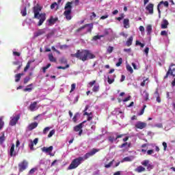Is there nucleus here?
<instances>
[{"mask_svg":"<svg viewBox=\"0 0 175 175\" xmlns=\"http://www.w3.org/2000/svg\"><path fill=\"white\" fill-rule=\"evenodd\" d=\"M50 129H51V127H46V128H44L43 131H42V133L44 135H47V133H49V131H50Z\"/></svg>","mask_w":175,"mask_h":175,"instance_id":"nucleus-42","label":"nucleus"},{"mask_svg":"<svg viewBox=\"0 0 175 175\" xmlns=\"http://www.w3.org/2000/svg\"><path fill=\"white\" fill-rule=\"evenodd\" d=\"M5 125V122H3V116L0 117V131L3 128V126Z\"/></svg>","mask_w":175,"mask_h":175,"instance_id":"nucleus-34","label":"nucleus"},{"mask_svg":"<svg viewBox=\"0 0 175 175\" xmlns=\"http://www.w3.org/2000/svg\"><path fill=\"white\" fill-rule=\"evenodd\" d=\"M51 66V64H48L45 67L42 68V72L44 73H46V70H47V69H49V68H50Z\"/></svg>","mask_w":175,"mask_h":175,"instance_id":"nucleus-43","label":"nucleus"},{"mask_svg":"<svg viewBox=\"0 0 175 175\" xmlns=\"http://www.w3.org/2000/svg\"><path fill=\"white\" fill-rule=\"evenodd\" d=\"M40 10H42V9L40 7L33 8L34 18H37V20H39L38 23V27H40V25H42L44 21H46V14L45 13L40 14Z\"/></svg>","mask_w":175,"mask_h":175,"instance_id":"nucleus-2","label":"nucleus"},{"mask_svg":"<svg viewBox=\"0 0 175 175\" xmlns=\"http://www.w3.org/2000/svg\"><path fill=\"white\" fill-rule=\"evenodd\" d=\"M148 51H150V48L146 47L144 52L145 53L146 57L148 55Z\"/></svg>","mask_w":175,"mask_h":175,"instance_id":"nucleus-51","label":"nucleus"},{"mask_svg":"<svg viewBox=\"0 0 175 175\" xmlns=\"http://www.w3.org/2000/svg\"><path fill=\"white\" fill-rule=\"evenodd\" d=\"M24 74L23 73H20V74H17L15 76V81L16 83H18V81H20V79H21V77Z\"/></svg>","mask_w":175,"mask_h":175,"instance_id":"nucleus-29","label":"nucleus"},{"mask_svg":"<svg viewBox=\"0 0 175 175\" xmlns=\"http://www.w3.org/2000/svg\"><path fill=\"white\" fill-rule=\"evenodd\" d=\"M13 152H14V144H13L10 150V157H13Z\"/></svg>","mask_w":175,"mask_h":175,"instance_id":"nucleus-38","label":"nucleus"},{"mask_svg":"<svg viewBox=\"0 0 175 175\" xmlns=\"http://www.w3.org/2000/svg\"><path fill=\"white\" fill-rule=\"evenodd\" d=\"M167 25H169V22L166 19H163L161 22V29H166L167 28Z\"/></svg>","mask_w":175,"mask_h":175,"instance_id":"nucleus-20","label":"nucleus"},{"mask_svg":"<svg viewBox=\"0 0 175 175\" xmlns=\"http://www.w3.org/2000/svg\"><path fill=\"white\" fill-rule=\"evenodd\" d=\"M96 124V122H91V129H92L93 131H95L96 129V126L95 125Z\"/></svg>","mask_w":175,"mask_h":175,"instance_id":"nucleus-47","label":"nucleus"},{"mask_svg":"<svg viewBox=\"0 0 175 175\" xmlns=\"http://www.w3.org/2000/svg\"><path fill=\"white\" fill-rule=\"evenodd\" d=\"M44 33H46V29H42L38 30V32H36L35 33V36H36V38H38V36L44 35Z\"/></svg>","mask_w":175,"mask_h":175,"instance_id":"nucleus-21","label":"nucleus"},{"mask_svg":"<svg viewBox=\"0 0 175 175\" xmlns=\"http://www.w3.org/2000/svg\"><path fill=\"white\" fill-rule=\"evenodd\" d=\"M58 9V4L57 3H53L51 5V9Z\"/></svg>","mask_w":175,"mask_h":175,"instance_id":"nucleus-46","label":"nucleus"},{"mask_svg":"<svg viewBox=\"0 0 175 175\" xmlns=\"http://www.w3.org/2000/svg\"><path fill=\"white\" fill-rule=\"evenodd\" d=\"M113 32V30L110 28L104 29V35H109V33H111Z\"/></svg>","mask_w":175,"mask_h":175,"instance_id":"nucleus-36","label":"nucleus"},{"mask_svg":"<svg viewBox=\"0 0 175 175\" xmlns=\"http://www.w3.org/2000/svg\"><path fill=\"white\" fill-rule=\"evenodd\" d=\"M75 56L77 58H79L83 62L88 61V59H93V58H95L94 54L87 50L78 51Z\"/></svg>","mask_w":175,"mask_h":175,"instance_id":"nucleus-1","label":"nucleus"},{"mask_svg":"<svg viewBox=\"0 0 175 175\" xmlns=\"http://www.w3.org/2000/svg\"><path fill=\"white\" fill-rule=\"evenodd\" d=\"M10 125L14 126L17 124L18 120H20V115H15L10 118Z\"/></svg>","mask_w":175,"mask_h":175,"instance_id":"nucleus-7","label":"nucleus"},{"mask_svg":"<svg viewBox=\"0 0 175 175\" xmlns=\"http://www.w3.org/2000/svg\"><path fill=\"white\" fill-rule=\"evenodd\" d=\"M19 171L23 172L28 167V162L27 161H23L22 163H19Z\"/></svg>","mask_w":175,"mask_h":175,"instance_id":"nucleus-12","label":"nucleus"},{"mask_svg":"<svg viewBox=\"0 0 175 175\" xmlns=\"http://www.w3.org/2000/svg\"><path fill=\"white\" fill-rule=\"evenodd\" d=\"M146 31H147L148 35L151 34V33L152 32V26L151 25H148L146 27Z\"/></svg>","mask_w":175,"mask_h":175,"instance_id":"nucleus-28","label":"nucleus"},{"mask_svg":"<svg viewBox=\"0 0 175 175\" xmlns=\"http://www.w3.org/2000/svg\"><path fill=\"white\" fill-rule=\"evenodd\" d=\"M38 109H39V107H38V103L36 102L31 103L29 107V110H30V111H36Z\"/></svg>","mask_w":175,"mask_h":175,"instance_id":"nucleus-15","label":"nucleus"},{"mask_svg":"<svg viewBox=\"0 0 175 175\" xmlns=\"http://www.w3.org/2000/svg\"><path fill=\"white\" fill-rule=\"evenodd\" d=\"M35 60H30L27 62L26 66L24 68V72H27V70H28L29 69V67L31 66V64H32V62H34Z\"/></svg>","mask_w":175,"mask_h":175,"instance_id":"nucleus-26","label":"nucleus"},{"mask_svg":"<svg viewBox=\"0 0 175 175\" xmlns=\"http://www.w3.org/2000/svg\"><path fill=\"white\" fill-rule=\"evenodd\" d=\"M133 42V37H130L126 42V46H131Z\"/></svg>","mask_w":175,"mask_h":175,"instance_id":"nucleus-32","label":"nucleus"},{"mask_svg":"<svg viewBox=\"0 0 175 175\" xmlns=\"http://www.w3.org/2000/svg\"><path fill=\"white\" fill-rule=\"evenodd\" d=\"M82 128H83V123H81V124H79L77 126L74 127V131L75 132H79V135L81 136V134L83 133Z\"/></svg>","mask_w":175,"mask_h":175,"instance_id":"nucleus-13","label":"nucleus"},{"mask_svg":"<svg viewBox=\"0 0 175 175\" xmlns=\"http://www.w3.org/2000/svg\"><path fill=\"white\" fill-rule=\"evenodd\" d=\"M160 3H163L164 6H165V8L169 7V2H167V1H161V2H160Z\"/></svg>","mask_w":175,"mask_h":175,"instance_id":"nucleus-56","label":"nucleus"},{"mask_svg":"<svg viewBox=\"0 0 175 175\" xmlns=\"http://www.w3.org/2000/svg\"><path fill=\"white\" fill-rule=\"evenodd\" d=\"M146 10H148L149 14H154V4L149 3L146 8Z\"/></svg>","mask_w":175,"mask_h":175,"instance_id":"nucleus-17","label":"nucleus"},{"mask_svg":"<svg viewBox=\"0 0 175 175\" xmlns=\"http://www.w3.org/2000/svg\"><path fill=\"white\" fill-rule=\"evenodd\" d=\"M36 128H38V122H34L28 125L27 131H33Z\"/></svg>","mask_w":175,"mask_h":175,"instance_id":"nucleus-18","label":"nucleus"},{"mask_svg":"<svg viewBox=\"0 0 175 175\" xmlns=\"http://www.w3.org/2000/svg\"><path fill=\"white\" fill-rule=\"evenodd\" d=\"M75 90H76V83H72L71 85V90L70 91V93L73 92V91H75Z\"/></svg>","mask_w":175,"mask_h":175,"instance_id":"nucleus-48","label":"nucleus"},{"mask_svg":"<svg viewBox=\"0 0 175 175\" xmlns=\"http://www.w3.org/2000/svg\"><path fill=\"white\" fill-rule=\"evenodd\" d=\"M38 142H39V138H35L33 141H32V139L29 140V147L31 151L35 150L33 145L36 146V144H38Z\"/></svg>","mask_w":175,"mask_h":175,"instance_id":"nucleus-9","label":"nucleus"},{"mask_svg":"<svg viewBox=\"0 0 175 175\" xmlns=\"http://www.w3.org/2000/svg\"><path fill=\"white\" fill-rule=\"evenodd\" d=\"M36 172V168H32L29 172V174H33Z\"/></svg>","mask_w":175,"mask_h":175,"instance_id":"nucleus-54","label":"nucleus"},{"mask_svg":"<svg viewBox=\"0 0 175 175\" xmlns=\"http://www.w3.org/2000/svg\"><path fill=\"white\" fill-rule=\"evenodd\" d=\"M98 150L96 149H93L91 152L86 153L83 157V161H85L86 159H88L90 157H92L93 155H95L96 152H98Z\"/></svg>","mask_w":175,"mask_h":175,"instance_id":"nucleus-8","label":"nucleus"},{"mask_svg":"<svg viewBox=\"0 0 175 175\" xmlns=\"http://www.w3.org/2000/svg\"><path fill=\"white\" fill-rule=\"evenodd\" d=\"M169 75H171V76H173L174 77L175 76V66L171 65L169 70L167 72L166 75L164 77V79H167L169 77Z\"/></svg>","mask_w":175,"mask_h":175,"instance_id":"nucleus-6","label":"nucleus"},{"mask_svg":"<svg viewBox=\"0 0 175 175\" xmlns=\"http://www.w3.org/2000/svg\"><path fill=\"white\" fill-rule=\"evenodd\" d=\"M148 155H152V154H154V150H149L147 151Z\"/></svg>","mask_w":175,"mask_h":175,"instance_id":"nucleus-62","label":"nucleus"},{"mask_svg":"<svg viewBox=\"0 0 175 175\" xmlns=\"http://www.w3.org/2000/svg\"><path fill=\"white\" fill-rule=\"evenodd\" d=\"M113 50H114V47L113 46H108L107 49V53L108 54H111L113 53Z\"/></svg>","mask_w":175,"mask_h":175,"instance_id":"nucleus-40","label":"nucleus"},{"mask_svg":"<svg viewBox=\"0 0 175 175\" xmlns=\"http://www.w3.org/2000/svg\"><path fill=\"white\" fill-rule=\"evenodd\" d=\"M2 135L0 137V144L2 146L3 144V142L6 140V137H5V133H1Z\"/></svg>","mask_w":175,"mask_h":175,"instance_id":"nucleus-27","label":"nucleus"},{"mask_svg":"<svg viewBox=\"0 0 175 175\" xmlns=\"http://www.w3.org/2000/svg\"><path fill=\"white\" fill-rule=\"evenodd\" d=\"M113 162H114V161H112L109 163L106 164L105 165V167H106L107 169H109V167H111V165H113Z\"/></svg>","mask_w":175,"mask_h":175,"instance_id":"nucleus-50","label":"nucleus"},{"mask_svg":"<svg viewBox=\"0 0 175 175\" xmlns=\"http://www.w3.org/2000/svg\"><path fill=\"white\" fill-rule=\"evenodd\" d=\"M147 126V123L143 122H137L135 124V127L137 128V129H144V128H146Z\"/></svg>","mask_w":175,"mask_h":175,"instance_id":"nucleus-14","label":"nucleus"},{"mask_svg":"<svg viewBox=\"0 0 175 175\" xmlns=\"http://www.w3.org/2000/svg\"><path fill=\"white\" fill-rule=\"evenodd\" d=\"M141 164L143 166H145L147 167L148 172H151V170H152V169L155 167V165H154V164L150 163V160H144L142 161Z\"/></svg>","mask_w":175,"mask_h":175,"instance_id":"nucleus-5","label":"nucleus"},{"mask_svg":"<svg viewBox=\"0 0 175 175\" xmlns=\"http://www.w3.org/2000/svg\"><path fill=\"white\" fill-rule=\"evenodd\" d=\"M86 27H88V32H91V31H92V28H94V24L90 23V24H86L84 26L79 28L77 29V32H80V31L84 29V28H85Z\"/></svg>","mask_w":175,"mask_h":175,"instance_id":"nucleus-11","label":"nucleus"},{"mask_svg":"<svg viewBox=\"0 0 175 175\" xmlns=\"http://www.w3.org/2000/svg\"><path fill=\"white\" fill-rule=\"evenodd\" d=\"M122 171H118L113 174V175H122Z\"/></svg>","mask_w":175,"mask_h":175,"instance_id":"nucleus-64","label":"nucleus"},{"mask_svg":"<svg viewBox=\"0 0 175 175\" xmlns=\"http://www.w3.org/2000/svg\"><path fill=\"white\" fill-rule=\"evenodd\" d=\"M161 36H167V31H162L161 32Z\"/></svg>","mask_w":175,"mask_h":175,"instance_id":"nucleus-53","label":"nucleus"},{"mask_svg":"<svg viewBox=\"0 0 175 175\" xmlns=\"http://www.w3.org/2000/svg\"><path fill=\"white\" fill-rule=\"evenodd\" d=\"M57 20H58V18L51 16L49 19L46 21V25H54V24H55V23L57 22Z\"/></svg>","mask_w":175,"mask_h":175,"instance_id":"nucleus-16","label":"nucleus"},{"mask_svg":"<svg viewBox=\"0 0 175 175\" xmlns=\"http://www.w3.org/2000/svg\"><path fill=\"white\" fill-rule=\"evenodd\" d=\"M78 117H80V113H77L74 116V117H73V118H72V120H73L74 122H77V118H78Z\"/></svg>","mask_w":175,"mask_h":175,"instance_id":"nucleus-41","label":"nucleus"},{"mask_svg":"<svg viewBox=\"0 0 175 175\" xmlns=\"http://www.w3.org/2000/svg\"><path fill=\"white\" fill-rule=\"evenodd\" d=\"M123 25H124V27L126 28V29L129 28L131 27V25H129V19L128 18L124 19Z\"/></svg>","mask_w":175,"mask_h":175,"instance_id":"nucleus-24","label":"nucleus"},{"mask_svg":"<svg viewBox=\"0 0 175 175\" xmlns=\"http://www.w3.org/2000/svg\"><path fill=\"white\" fill-rule=\"evenodd\" d=\"M126 70L128 72H130V73H133V69L129 64L126 65Z\"/></svg>","mask_w":175,"mask_h":175,"instance_id":"nucleus-45","label":"nucleus"},{"mask_svg":"<svg viewBox=\"0 0 175 175\" xmlns=\"http://www.w3.org/2000/svg\"><path fill=\"white\" fill-rule=\"evenodd\" d=\"M68 68H69V64H67L65 67H64V66H58V67H57V69H63V70H65V69H68Z\"/></svg>","mask_w":175,"mask_h":175,"instance_id":"nucleus-52","label":"nucleus"},{"mask_svg":"<svg viewBox=\"0 0 175 175\" xmlns=\"http://www.w3.org/2000/svg\"><path fill=\"white\" fill-rule=\"evenodd\" d=\"M21 13L23 17H25V16H27V7H24L23 9L21 10Z\"/></svg>","mask_w":175,"mask_h":175,"instance_id":"nucleus-39","label":"nucleus"},{"mask_svg":"<svg viewBox=\"0 0 175 175\" xmlns=\"http://www.w3.org/2000/svg\"><path fill=\"white\" fill-rule=\"evenodd\" d=\"M72 5H73V2H68L64 7V14L66 20H72V15H70L72 13Z\"/></svg>","mask_w":175,"mask_h":175,"instance_id":"nucleus-3","label":"nucleus"},{"mask_svg":"<svg viewBox=\"0 0 175 175\" xmlns=\"http://www.w3.org/2000/svg\"><path fill=\"white\" fill-rule=\"evenodd\" d=\"M148 78H146V79L143 80L140 85L142 87H144L145 85H147V84H148Z\"/></svg>","mask_w":175,"mask_h":175,"instance_id":"nucleus-33","label":"nucleus"},{"mask_svg":"<svg viewBox=\"0 0 175 175\" xmlns=\"http://www.w3.org/2000/svg\"><path fill=\"white\" fill-rule=\"evenodd\" d=\"M55 134V130H52L49 132V135H48V137H53V136Z\"/></svg>","mask_w":175,"mask_h":175,"instance_id":"nucleus-44","label":"nucleus"},{"mask_svg":"<svg viewBox=\"0 0 175 175\" xmlns=\"http://www.w3.org/2000/svg\"><path fill=\"white\" fill-rule=\"evenodd\" d=\"M154 95L157 96V102H158V103H161V97H159L158 90L155 92Z\"/></svg>","mask_w":175,"mask_h":175,"instance_id":"nucleus-37","label":"nucleus"},{"mask_svg":"<svg viewBox=\"0 0 175 175\" xmlns=\"http://www.w3.org/2000/svg\"><path fill=\"white\" fill-rule=\"evenodd\" d=\"M134 170L137 173H142V172H146V167H144L142 165H139L137 168H135Z\"/></svg>","mask_w":175,"mask_h":175,"instance_id":"nucleus-22","label":"nucleus"},{"mask_svg":"<svg viewBox=\"0 0 175 175\" xmlns=\"http://www.w3.org/2000/svg\"><path fill=\"white\" fill-rule=\"evenodd\" d=\"M142 96L144 98L145 100H148L149 94L148 92H147V91H144Z\"/></svg>","mask_w":175,"mask_h":175,"instance_id":"nucleus-35","label":"nucleus"},{"mask_svg":"<svg viewBox=\"0 0 175 175\" xmlns=\"http://www.w3.org/2000/svg\"><path fill=\"white\" fill-rule=\"evenodd\" d=\"M81 162H83V157H80L75 159L68 166V170H72V169H76V167H78Z\"/></svg>","mask_w":175,"mask_h":175,"instance_id":"nucleus-4","label":"nucleus"},{"mask_svg":"<svg viewBox=\"0 0 175 175\" xmlns=\"http://www.w3.org/2000/svg\"><path fill=\"white\" fill-rule=\"evenodd\" d=\"M136 44H137V46L138 45V46H140L141 47H144V44H143V43H142V42H139V41H136Z\"/></svg>","mask_w":175,"mask_h":175,"instance_id":"nucleus-55","label":"nucleus"},{"mask_svg":"<svg viewBox=\"0 0 175 175\" xmlns=\"http://www.w3.org/2000/svg\"><path fill=\"white\" fill-rule=\"evenodd\" d=\"M95 83H96V81H90L89 83V87H92V85H94V84H95Z\"/></svg>","mask_w":175,"mask_h":175,"instance_id":"nucleus-60","label":"nucleus"},{"mask_svg":"<svg viewBox=\"0 0 175 175\" xmlns=\"http://www.w3.org/2000/svg\"><path fill=\"white\" fill-rule=\"evenodd\" d=\"M49 59L51 61V62H56L57 59H55L54 56L53 55V53H50L49 55Z\"/></svg>","mask_w":175,"mask_h":175,"instance_id":"nucleus-31","label":"nucleus"},{"mask_svg":"<svg viewBox=\"0 0 175 175\" xmlns=\"http://www.w3.org/2000/svg\"><path fill=\"white\" fill-rule=\"evenodd\" d=\"M99 84H96L94 85L93 88H92V91L93 92H99Z\"/></svg>","mask_w":175,"mask_h":175,"instance_id":"nucleus-30","label":"nucleus"},{"mask_svg":"<svg viewBox=\"0 0 175 175\" xmlns=\"http://www.w3.org/2000/svg\"><path fill=\"white\" fill-rule=\"evenodd\" d=\"M108 83L112 84V83H114V79H110V77H108Z\"/></svg>","mask_w":175,"mask_h":175,"instance_id":"nucleus-61","label":"nucleus"},{"mask_svg":"<svg viewBox=\"0 0 175 175\" xmlns=\"http://www.w3.org/2000/svg\"><path fill=\"white\" fill-rule=\"evenodd\" d=\"M90 107V106L88 105H86L85 106V110H84V116H88V121H91V120H92V116H91V115L92 114V113H88L87 112V110H88V108Z\"/></svg>","mask_w":175,"mask_h":175,"instance_id":"nucleus-19","label":"nucleus"},{"mask_svg":"<svg viewBox=\"0 0 175 175\" xmlns=\"http://www.w3.org/2000/svg\"><path fill=\"white\" fill-rule=\"evenodd\" d=\"M133 159H135L134 156H129V157H124L122 159V162H132Z\"/></svg>","mask_w":175,"mask_h":175,"instance_id":"nucleus-23","label":"nucleus"},{"mask_svg":"<svg viewBox=\"0 0 175 175\" xmlns=\"http://www.w3.org/2000/svg\"><path fill=\"white\" fill-rule=\"evenodd\" d=\"M109 140L111 142V143H113V142L116 141V138L114 137H109Z\"/></svg>","mask_w":175,"mask_h":175,"instance_id":"nucleus-59","label":"nucleus"},{"mask_svg":"<svg viewBox=\"0 0 175 175\" xmlns=\"http://www.w3.org/2000/svg\"><path fill=\"white\" fill-rule=\"evenodd\" d=\"M122 64V58L120 57L118 59V62L116 63V66H121V64Z\"/></svg>","mask_w":175,"mask_h":175,"instance_id":"nucleus-49","label":"nucleus"},{"mask_svg":"<svg viewBox=\"0 0 175 175\" xmlns=\"http://www.w3.org/2000/svg\"><path fill=\"white\" fill-rule=\"evenodd\" d=\"M33 86V84L31 83L28 85L25 89L24 91L25 92H31L33 88H32Z\"/></svg>","mask_w":175,"mask_h":175,"instance_id":"nucleus-25","label":"nucleus"},{"mask_svg":"<svg viewBox=\"0 0 175 175\" xmlns=\"http://www.w3.org/2000/svg\"><path fill=\"white\" fill-rule=\"evenodd\" d=\"M154 126H156L157 128H163L162 123L156 124H154Z\"/></svg>","mask_w":175,"mask_h":175,"instance_id":"nucleus-57","label":"nucleus"},{"mask_svg":"<svg viewBox=\"0 0 175 175\" xmlns=\"http://www.w3.org/2000/svg\"><path fill=\"white\" fill-rule=\"evenodd\" d=\"M53 146H49V147H43L42 148V152H46V154H49L51 155V157H54V154L51 153V151H53Z\"/></svg>","mask_w":175,"mask_h":175,"instance_id":"nucleus-10","label":"nucleus"},{"mask_svg":"<svg viewBox=\"0 0 175 175\" xmlns=\"http://www.w3.org/2000/svg\"><path fill=\"white\" fill-rule=\"evenodd\" d=\"M139 31L142 32V33H144V27L140 26Z\"/></svg>","mask_w":175,"mask_h":175,"instance_id":"nucleus-63","label":"nucleus"},{"mask_svg":"<svg viewBox=\"0 0 175 175\" xmlns=\"http://www.w3.org/2000/svg\"><path fill=\"white\" fill-rule=\"evenodd\" d=\"M163 146L164 151H166V149L167 148V144L166 142H163Z\"/></svg>","mask_w":175,"mask_h":175,"instance_id":"nucleus-58","label":"nucleus"}]
</instances>
